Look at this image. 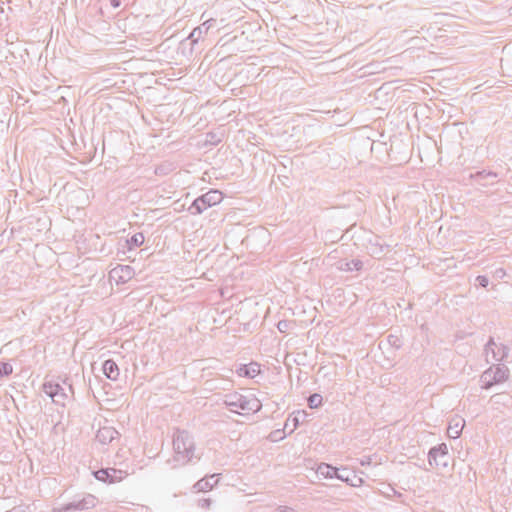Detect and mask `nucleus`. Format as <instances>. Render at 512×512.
<instances>
[{
    "mask_svg": "<svg viewBox=\"0 0 512 512\" xmlns=\"http://www.w3.org/2000/svg\"><path fill=\"white\" fill-rule=\"evenodd\" d=\"M174 456L169 463H178L186 465L198 461L200 456L195 454V442L193 436L186 430L177 429L173 434ZM173 468L177 464H173Z\"/></svg>",
    "mask_w": 512,
    "mask_h": 512,
    "instance_id": "obj_1",
    "label": "nucleus"
},
{
    "mask_svg": "<svg viewBox=\"0 0 512 512\" xmlns=\"http://www.w3.org/2000/svg\"><path fill=\"white\" fill-rule=\"evenodd\" d=\"M223 200V194L219 190L211 189L207 193L197 197L188 207V211L192 215H199L208 208L219 204Z\"/></svg>",
    "mask_w": 512,
    "mask_h": 512,
    "instance_id": "obj_2",
    "label": "nucleus"
},
{
    "mask_svg": "<svg viewBox=\"0 0 512 512\" xmlns=\"http://www.w3.org/2000/svg\"><path fill=\"white\" fill-rule=\"evenodd\" d=\"M98 503L96 496L85 493L74 496L73 500L55 509V512L84 511L94 508Z\"/></svg>",
    "mask_w": 512,
    "mask_h": 512,
    "instance_id": "obj_3",
    "label": "nucleus"
},
{
    "mask_svg": "<svg viewBox=\"0 0 512 512\" xmlns=\"http://www.w3.org/2000/svg\"><path fill=\"white\" fill-rule=\"evenodd\" d=\"M226 404L231 411H235L232 407L240 409L238 413L242 416H250L256 413V398H249L247 395L237 393L230 395Z\"/></svg>",
    "mask_w": 512,
    "mask_h": 512,
    "instance_id": "obj_4",
    "label": "nucleus"
},
{
    "mask_svg": "<svg viewBox=\"0 0 512 512\" xmlns=\"http://www.w3.org/2000/svg\"><path fill=\"white\" fill-rule=\"evenodd\" d=\"M94 477L107 484H113L123 480L127 472L116 468H101L93 471Z\"/></svg>",
    "mask_w": 512,
    "mask_h": 512,
    "instance_id": "obj_5",
    "label": "nucleus"
},
{
    "mask_svg": "<svg viewBox=\"0 0 512 512\" xmlns=\"http://www.w3.org/2000/svg\"><path fill=\"white\" fill-rule=\"evenodd\" d=\"M43 391L55 404L65 406L68 394L59 383L46 382L43 384Z\"/></svg>",
    "mask_w": 512,
    "mask_h": 512,
    "instance_id": "obj_6",
    "label": "nucleus"
},
{
    "mask_svg": "<svg viewBox=\"0 0 512 512\" xmlns=\"http://www.w3.org/2000/svg\"><path fill=\"white\" fill-rule=\"evenodd\" d=\"M218 483V478L216 474H211L203 477L198 480L192 487L193 492H207L210 491L214 486Z\"/></svg>",
    "mask_w": 512,
    "mask_h": 512,
    "instance_id": "obj_7",
    "label": "nucleus"
},
{
    "mask_svg": "<svg viewBox=\"0 0 512 512\" xmlns=\"http://www.w3.org/2000/svg\"><path fill=\"white\" fill-rule=\"evenodd\" d=\"M120 436L119 432L110 426H105L97 431L96 439L101 444H109Z\"/></svg>",
    "mask_w": 512,
    "mask_h": 512,
    "instance_id": "obj_8",
    "label": "nucleus"
},
{
    "mask_svg": "<svg viewBox=\"0 0 512 512\" xmlns=\"http://www.w3.org/2000/svg\"><path fill=\"white\" fill-rule=\"evenodd\" d=\"M224 137H225V130L222 128H218L217 130H214V131H209L205 134V139H204L203 145L205 147L217 146L218 144H220L223 141Z\"/></svg>",
    "mask_w": 512,
    "mask_h": 512,
    "instance_id": "obj_9",
    "label": "nucleus"
},
{
    "mask_svg": "<svg viewBox=\"0 0 512 512\" xmlns=\"http://www.w3.org/2000/svg\"><path fill=\"white\" fill-rule=\"evenodd\" d=\"M102 371L104 375L112 381H116L120 374L118 365L112 359H107L103 362Z\"/></svg>",
    "mask_w": 512,
    "mask_h": 512,
    "instance_id": "obj_10",
    "label": "nucleus"
},
{
    "mask_svg": "<svg viewBox=\"0 0 512 512\" xmlns=\"http://www.w3.org/2000/svg\"><path fill=\"white\" fill-rule=\"evenodd\" d=\"M132 274H133V269L128 265L119 266L117 268H114L111 271V276L114 278L117 277L118 282H121V283H125L129 279H131Z\"/></svg>",
    "mask_w": 512,
    "mask_h": 512,
    "instance_id": "obj_11",
    "label": "nucleus"
},
{
    "mask_svg": "<svg viewBox=\"0 0 512 512\" xmlns=\"http://www.w3.org/2000/svg\"><path fill=\"white\" fill-rule=\"evenodd\" d=\"M464 427V420L461 417H454L451 419L447 432L450 437L457 438Z\"/></svg>",
    "mask_w": 512,
    "mask_h": 512,
    "instance_id": "obj_12",
    "label": "nucleus"
},
{
    "mask_svg": "<svg viewBox=\"0 0 512 512\" xmlns=\"http://www.w3.org/2000/svg\"><path fill=\"white\" fill-rule=\"evenodd\" d=\"M255 362H251L249 364H241L236 372L240 377H250L254 378L256 377V370L253 368L255 366Z\"/></svg>",
    "mask_w": 512,
    "mask_h": 512,
    "instance_id": "obj_13",
    "label": "nucleus"
},
{
    "mask_svg": "<svg viewBox=\"0 0 512 512\" xmlns=\"http://www.w3.org/2000/svg\"><path fill=\"white\" fill-rule=\"evenodd\" d=\"M144 235L141 232L135 233L129 239H127L126 243L129 250H132L136 247L141 246L144 243Z\"/></svg>",
    "mask_w": 512,
    "mask_h": 512,
    "instance_id": "obj_14",
    "label": "nucleus"
},
{
    "mask_svg": "<svg viewBox=\"0 0 512 512\" xmlns=\"http://www.w3.org/2000/svg\"><path fill=\"white\" fill-rule=\"evenodd\" d=\"M201 34H202V31L199 27L193 29L192 32L190 33V35L188 36V38L182 43V45H185L186 41L190 40L189 44L191 46H193L194 44H196L198 42V40L201 37Z\"/></svg>",
    "mask_w": 512,
    "mask_h": 512,
    "instance_id": "obj_15",
    "label": "nucleus"
},
{
    "mask_svg": "<svg viewBox=\"0 0 512 512\" xmlns=\"http://www.w3.org/2000/svg\"><path fill=\"white\" fill-rule=\"evenodd\" d=\"M13 372V367L8 362H0V379L10 375Z\"/></svg>",
    "mask_w": 512,
    "mask_h": 512,
    "instance_id": "obj_16",
    "label": "nucleus"
},
{
    "mask_svg": "<svg viewBox=\"0 0 512 512\" xmlns=\"http://www.w3.org/2000/svg\"><path fill=\"white\" fill-rule=\"evenodd\" d=\"M308 403L310 408H317L322 404V397L319 394H313L309 397Z\"/></svg>",
    "mask_w": 512,
    "mask_h": 512,
    "instance_id": "obj_17",
    "label": "nucleus"
},
{
    "mask_svg": "<svg viewBox=\"0 0 512 512\" xmlns=\"http://www.w3.org/2000/svg\"><path fill=\"white\" fill-rule=\"evenodd\" d=\"M212 500L210 498H202L198 500V506L204 509H208L211 506Z\"/></svg>",
    "mask_w": 512,
    "mask_h": 512,
    "instance_id": "obj_18",
    "label": "nucleus"
},
{
    "mask_svg": "<svg viewBox=\"0 0 512 512\" xmlns=\"http://www.w3.org/2000/svg\"><path fill=\"white\" fill-rule=\"evenodd\" d=\"M110 4L113 8H119L121 5V0H110Z\"/></svg>",
    "mask_w": 512,
    "mask_h": 512,
    "instance_id": "obj_19",
    "label": "nucleus"
},
{
    "mask_svg": "<svg viewBox=\"0 0 512 512\" xmlns=\"http://www.w3.org/2000/svg\"><path fill=\"white\" fill-rule=\"evenodd\" d=\"M324 470H329V471H330V470H332V468H331V467H329L328 465H321V466H319L318 471H319L321 474H324V473H325V471H324Z\"/></svg>",
    "mask_w": 512,
    "mask_h": 512,
    "instance_id": "obj_20",
    "label": "nucleus"
},
{
    "mask_svg": "<svg viewBox=\"0 0 512 512\" xmlns=\"http://www.w3.org/2000/svg\"><path fill=\"white\" fill-rule=\"evenodd\" d=\"M478 280L480 281L482 286H486L487 279L485 277H478Z\"/></svg>",
    "mask_w": 512,
    "mask_h": 512,
    "instance_id": "obj_21",
    "label": "nucleus"
},
{
    "mask_svg": "<svg viewBox=\"0 0 512 512\" xmlns=\"http://www.w3.org/2000/svg\"><path fill=\"white\" fill-rule=\"evenodd\" d=\"M277 512H291L288 508H281Z\"/></svg>",
    "mask_w": 512,
    "mask_h": 512,
    "instance_id": "obj_22",
    "label": "nucleus"
},
{
    "mask_svg": "<svg viewBox=\"0 0 512 512\" xmlns=\"http://www.w3.org/2000/svg\"><path fill=\"white\" fill-rule=\"evenodd\" d=\"M435 454H436V451H432V452L430 453V456H431V457H434V456H435Z\"/></svg>",
    "mask_w": 512,
    "mask_h": 512,
    "instance_id": "obj_23",
    "label": "nucleus"
},
{
    "mask_svg": "<svg viewBox=\"0 0 512 512\" xmlns=\"http://www.w3.org/2000/svg\"><path fill=\"white\" fill-rule=\"evenodd\" d=\"M326 475H330V471L329 470H325V473Z\"/></svg>",
    "mask_w": 512,
    "mask_h": 512,
    "instance_id": "obj_24",
    "label": "nucleus"
}]
</instances>
